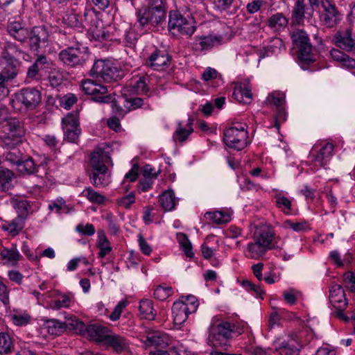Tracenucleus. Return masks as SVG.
<instances>
[{"label":"nucleus","instance_id":"13d9d810","mask_svg":"<svg viewBox=\"0 0 355 355\" xmlns=\"http://www.w3.org/2000/svg\"><path fill=\"white\" fill-rule=\"evenodd\" d=\"M135 202V195L130 193L118 200V204L126 209L130 208V205Z\"/></svg>","mask_w":355,"mask_h":355},{"label":"nucleus","instance_id":"f257e3e1","mask_svg":"<svg viewBox=\"0 0 355 355\" xmlns=\"http://www.w3.org/2000/svg\"><path fill=\"white\" fill-rule=\"evenodd\" d=\"M136 11L137 24L142 29L162 26L166 22V8L164 0H146Z\"/></svg>","mask_w":355,"mask_h":355},{"label":"nucleus","instance_id":"393cba45","mask_svg":"<svg viewBox=\"0 0 355 355\" xmlns=\"http://www.w3.org/2000/svg\"><path fill=\"white\" fill-rule=\"evenodd\" d=\"M105 344L111 346L116 352H121L127 349L128 343L126 340L117 334H109L108 336H106Z\"/></svg>","mask_w":355,"mask_h":355},{"label":"nucleus","instance_id":"4468645a","mask_svg":"<svg viewBox=\"0 0 355 355\" xmlns=\"http://www.w3.org/2000/svg\"><path fill=\"white\" fill-rule=\"evenodd\" d=\"M1 140L3 148L6 149V151L3 153L5 160L20 167V164L24 156L21 150L17 148L20 144H15L9 137H1Z\"/></svg>","mask_w":355,"mask_h":355},{"label":"nucleus","instance_id":"aec40b11","mask_svg":"<svg viewBox=\"0 0 355 355\" xmlns=\"http://www.w3.org/2000/svg\"><path fill=\"white\" fill-rule=\"evenodd\" d=\"M110 331L107 327L98 324H91L87 326L84 336L97 343H105Z\"/></svg>","mask_w":355,"mask_h":355},{"label":"nucleus","instance_id":"a211bd4d","mask_svg":"<svg viewBox=\"0 0 355 355\" xmlns=\"http://www.w3.org/2000/svg\"><path fill=\"white\" fill-rule=\"evenodd\" d=\"M337 46L348 51H355V41L352 37V29L347 28L345 31H338L334 35Z\"/></svg>","mask_w":355,"mask_h":355},{"label":"nucleus","instance_id":"f704fd0d","mask_svg":"<svg viewBox=\"0 0 355 355\" xmlns=\"http://www.w3.org/2000/svg\"><path fill=\"white\" fill-rule=\"evenodd\" d=\"M159 202L165 211H171L175 206V198L173 191H165L159 196Z\"/></svg>","mask_w":355,"mask_h":355},{"label":"nucleus","instance_id":"79ce46f5","mask_svg":"<svg viewBox=\"0 0 355 355\" xmlns=\"http://www.w3.org/2000/svg\"><path fill=\"white\" fill-rule=\"evenodd\" d=\"M241 285L248 291L253 292L257 297L263 298L265 291L261 288L260 285L253 284L248 279L243 280Z\"/></svg>","mask_w":355,"mask_h":355},{"label":"nucleus","instance_id":"7c9ffc66","mask_svg":"<svg viewBox=\"0 0 355 355\" xmlns=\"http://www.w3.org/2000/svg\"><path fill=\"white\" fill-rule=\"evenodd\" d=\"M288 19L281 12H277L268 18V26L275 31L286 28L288 25Z\"/></svg>","mask_w":355,"mask_h":355},{"label":"nucleus","instance_id":"0e129e2a","mask_svg":"<svg viewBox=\"0 0 355 355\" xmlns=\"http://www.w3.org/2000/svg\"><path fill=\"white\" fill-rule=\"evenodd\" d=\"M263 3L262 0H254L247 4V10L250 14L255 13L261 8Z\"/></svg>","mask_w":355,"mask_h":355},{"label":"nucleus","instance_id":"5fc2aeb1","mask_svg":"<svg viewBox=\"0 0 355 355\" xmlns=\"http://www.w3.org/2000/svg\"><path fill=\"white\" fill-rule=\"evenodd\" d=\"M211 219L216 224L227 223L231 219L230 216L226 213L216 211L212 214Z\"/></svg>","mask_w":355,"mask_h":355},{"label":"nucleus","instance_id":"8fccbe9b","mask_svg":"<svg viewBox=\"0 0 355 355\" xmlns=\"http://www.w3.org/2000/svg\"><path fill=\"white\" fill-rule=\"evenodd\" d=\"M277 206L282 209L285 213L288 214L291 210V200L282 195H277L275 197Z\"/></svg>","mask_w":355,"mask_h":355},{"label":"nucleus","instance_id":"423d86ee","mask_svg":"<svg viewBox=\"0 0 355 355\" xmlns=\"http://www.w3.org/2000/svg\"><path fill=\"white\" fill-rule=\"evenodd\" d=\"M254 236L255 242L250 243L248 245L250 258L259 259L263 257L268 250L275 248V245L272 243L273 234L270 230H261L255 232Z\"/></svg>","mask_w":355,"mask_h":355},{"label":"nucleus","instance_id":"49530a36","mask_svg":"<svg viewBox=\"0 0 355 355\" xmlns=\"http://www.w3.org/2000/svg\"><path fill=\"white\" fill-rule=\"evenodd\" d=\"M280 355H297L299 350L293 345L283 342L276 348Z\"/></svg>","mask_w":355,"mask_h":355},{"label":"nucleus","instance_id":"f8f14e48","mask_svg":"<svg viewBox=\"0 0 355 355\" xmlns=\"http://www.w3.org/2000/svg\"><path fill=\"white\" fill-rule=\"evenodd\" d=\"M323 11L320 15V20L322 26L331 28L335 27L340 21V13L336 5L331 1L322 3Z\"/></svg>","mask_w":355,"mask_h":355},{"label":"nucleus","instance_id":"c756f323","mask_svg":"<svg viewBox=\"0 0 355 355\" xmlns=\"http://www.w3.org/2000/svg\"><path fill=\"white\" fill-rule=\"evenodd\" d=\"M307 17L305 5L302 1L298 0L292 11V23L293 24L302 25L304 23V19Z\"/></svg>","mask_w":355,"mask_h":355},{"label":"nucleus","instance_id":"603ef678","mask_svg":"<svg viewBox=\"0 0 355 355\" xmlns=\"http://www.w3.org/2000/svg\"><path fill=\"white\" fill-rule=\"evenodd\" d=\"M128 304V302L126 300L120 301L117 305L115 306L114 311L110 315V318L112 321H116L119 319L123 310L125 308Z\"/></svg>","mask_w":355,"mask_h":355},{"label":"nucleus","instance_id":"9b49d317","mask_svg":"<svg viewBox=\"0 0 355 355\" xmlns=\"http://www.w3.org/2000/svg\"><path fill=\"white\" fill-rule=\"evenodd\" d=\"M82 90L87 95L92 96V100L97 103H108L112 96L107 94V87L102 85H96L93 80H85L82 82Z\"/></svg>","mask_w":355,"mask_h":355},{"label":"nucleus","instance_id":"bb28decb","mask_svg":"<svg viewBox=\"0 0 355 355\" xmlns=\"http://www.w3.org/2000/svg\"><path fill=\"white\" fill-rule=\"evenodd\" d=\"M24 52L18 46L12 42L5 43L3 56L6 62L19 61L18 58L23 56Z\"/></svg>","mask_w":355,"mask_h":355},{"label":"nucleus","instance_id":"9d476101","mask_svg":"<svg viewBox=\"0 0 355 355\" xmlns=\"http://www.w3.org/2000/svg\"><path fill=\"white\" fill-rule=\"evenodd\" d=\"M168 27V31L173 35L191 36L196 30L195 26L175 10L169 12Z\"/></svg>","mask_w":355,"mask_h":355},{"label":"nucleus","instance_id":"37998d69","mask_svg":"<svg viewBox=\"0 0 355 355\" xmlns=\"http://www.w3.org/2000/svg\"><path fill=\"white\" fill-rule=\"evenodd\" d=\"M178 236L180 245L183 249L186 256L190 258L193 257L192 245L187 236L185 234L181 233L178 234Z\"/></svg>","mask_w":355,"mask_h":355},{"label":"nucleus","instance_id":"dca6fc26","mask_svg":"<svg viewBox=\"0 0 355 355\" xmlns=\"http://www.w3.org/2000/svg\"><path fill=\"white\" fill-rule=\"evenodd\" d=\"M7 31L11 37L21 43L28 42L31 32L24 24L17 21H10Z\"/></svg>","mask_w":355,"mask_h":355},{"label":"nucleus","instance_id":"c9c22d12","mask_svg":"<svg viewBox=\"0 0 355 355\" xmlns=\"http://www.w3.org/2000/svg\"><path fill=\"white\" fill-rule=\"evenodd\" d=\"M267 101L276 106L277 107V115L279 119H285V111L283 107L284 103V96H276L273 94H270L267 98Z\"/></svg>","mask_w":355,"mask_h":355},{"label":"nucleus","instance_id":"72a5a7b5","mask_svg":"<svg viewBox=\"0 0 355 355\" xmlns=\"http://www.w3.org/2000/svg\"><path fill=\"white\" fill-rule=\"evenodd\" d=\"M19 171L24 175H33L37 172V168L35 162L31 157L24 156L20 167H18Z\"/></svg>","mask_w":355,"mask_h":355},{"label":"nucleus","instance_id":"20e7f679","mask_svg":"<svg viewBox=\"0 0 355 355\" xmlns=\"http://www.w3.org/2000/svg\"><path fill=\"white\" fill-rule=\"evenodd\" d=\"M63 64L71 67H83L90 58L89 49L80 43L62 50L58 54Z\"/></svg>","mask_w":355,"mask_h":355},{"label":"nucleus","instance_id":"ea45409f","mask_svg":"<svg viewBox=\"0 0 355 355\" xmlns=\"http://www.w3.org/2000/svg\"><path fill=\"white\" fill-rule=\"evenodd\" d=\"M148 78L140 77L132 86V90L137 94H147L149 92Z\"/></svg>","mask_w":355,"mask_h":355},{"label":"nucleus","instance_id":"f03ea898","mask_svg":"<svg viewBox=\"0 0 355 355\" xmlns=\"http://www.w3.org/2000/svg\"><path fill=\"white\" fill-rule=\"evenodd\" d=\"M110 160L111 158L108 153L102 149L91 154V170L87 171V173L94 187H105L109 184L108 168L105 164Z\"/></svg>","mask_w":355,"mask_h":355},{"label":"nucleus","instance_id":"bf43d9fd","mask_svg":"<svg viewBox=\"0 0 355 355\" xmlns=\"http://www.w3.org/2000/svg\"><path fill=\"white\" fill-rule=\"evenodd\" d=\"M127 103L130 104L128 110L140 108L144 105V99L139 97L125 98Z\"/></svg>","mask_w":355,"mask_h":355},{"label":"nucleus","instance_id":"774afa93","mask_svg":"<svg viewBox=\"0 0 355 355\" xmlns=\"http://www.w3.org/2000/svg\"><path fill=\"white\" fill-rule=\"evenodd\" d=\"M218 72L216 69L208 67L202 73V79L205 81L216 78Z\"/></svg>","mask_w":355,"mask_h":355},{"label":"nucleus","instance_id":"473e14b6","mask_svg":"<svg viewBox=\"0 0 355 355\" xmlns=\"http://www.w3.org/2000/svg\"><path fill=\"white\" fill-rule=\"evenodd\" d=\"M174 323L180 324L188 318L187 303H174L173 306Z\"/></svg>","mask_w":355,"mask_h":355},{"label":"nucleus","instance_id":"864d4df0","mask_svg":"<svg viewBox=\"0 0 355 355\" xmlns=\"http://www.w3.org/2000/svg\"><path fill=\"white\" fill-rule=\"evenodd\" d=\"M61 299L55 300L51 307L54 309H60L61 307H69L71 302V297L67 294H62Z\"/></svg>","mask_w":355,"mask_h":355},{"label":"nucleus","instance_id":"e2e57ef3","mask_svg":"<svg viewBox=\"0 0 355 355\" xmlns=\"http://www.w3.org/2000/svg\"><path fill=\"white\" fill-rule=\"evenodd\" d=\"M49 83L53 87L61 85L62 81V75L58 72H51L49 76Z\"/></svg>","mask_w":355,"mask_h":355},{"label":"nucleus","instance_id":"6ab92c4d","mask_svg":"<svg viewBox=\"0 0 355 355\" xmlns=\"http://www.w3.org/2000/svg\"><path fill=\"white\" fill-rule=\"evenodd\" d=\"M334 150V145L327 143L320 148L316 155L313 156L312 162L314 167L318 170L319 168H325L327 162L330 160Z\"/></svg>","mask_w":355,"mask_h":355},{"label":"nucleus","instance_id":"338daca9","mask_svg":"<svg viewBox=\"0 0 355 355\" xmlns=\"http://www.w3.org/2000/svg\"><path fill=\"white\" fill-rule=\"evenodd\" d=\"M139 165L137 164H135L132 166L131 170L128 173H126L125 178L126 179H129L130 182L135 181L139 174Z\"/></svg>","mask_w":355,"mask_h":355},{"label":"nucleus","instance_id":"a19ab883","mask_svg":"<svg viewBox=\"0 0 355 355\" xmlns=\"http://www.w3.org/2000/svg\"><path fill=\"white\" fill-rule=\"evenodd\" d=\"M1 256L3 259H7L9 261H17L21 258L16 246H12L10 249L3 248L1 251Z\"/></svg>","mask_w":355,"mask_h":355},{"label":"nucleus","instance_id":"de8ad7c7","mask_svg":"<svg viewBox=\"0 0 355 355\" xmlns=\"http://www.w3.org/2000/svg\"><path fill=\"white\" fill-rule=\"evenodd\" d=\"M172 294V288L169 286H158L155 291L154 296L156 299L163 301L167 299Z\"/></svg>","mask_w":355,"mask_h":355},{"label":"nucleus","instance_id":"58836bf2","mask_svg":"<svg viewBox=\"0 0 355 355\" xmlns=\"http://www.w3.org/2000/svg\"><path fill=\"white\" fill-rule=\"evenodd\" d=\"M24 227V217L18 216L13 219L6 227L12 236H16Z\"/></svg>","mask_w":355,"mask_h":355},{"label":"nucleus","instance_id":"ddd939ff","mask_svg":"<svg viewBox=\"0 0 355 355\" xmlns=\"http://www.w3.org/2000/svg\"><path fill=\"white\" fill-rule=\"evenodd\" d=\"M49 33L44 26H34L31 29L28 43L31 50L37 51L40 48L46 46Z\"/></svg>","mask_w":355,"mask_h":355},{"label":"nucleus","instance_id":"2f4dec72","mask_svg":"<svg viewBox=\"0 0 355 355\" xmlns=\"http://www.w3.org/2000/svg\"><path fill=\"white\" fill-rule=\"evenodd\" d=\"M43 326L47 329V332L53 336H59L65 331L64 322H60L55 319H45Z\"/></svg>","mask_w":355,"mask_h":355},{"label":"nucleus","instance_id":"cd10ccee","mask_svg":"<svg viewBox=\"0 0 355 355\" xmlns=\"http://www.w3.org/2000/svg\"><path fill=\"white\" fill-rule=\"evenodd\" d=\"M64 324L65 331H73L82 336L85 335L87 326L85 323L79 320L76 316H71L66 318Z\"/></svg>","mask_w":355,"mask_h":355},{"label":"nucleus","instance_id":"4be33fe9","mask_svg":"<svg viewBox=\"0 0 355 355\" xmlns=\"http://www.w3.org/2000/svg\"><path fill=\"white\" fill-rule=\"evenodd\" d=\"M329 301L336 309L345 308L347 304L345 293L342 286L334 284L329 291Z\"/></svg>","mask_w":355,"mask_h":355},{"label":"nucleus","instance_id":"680f3d73","mask_svg":"<svg viewBox=\"0 0 355 355\" xmlns=\"http://www.w3.org/2000/svg\"><path fill=\"white\" fill-rule=\"evenodd\" d=\"M284 225L286 228H291L295 232H300L305 229L306 223L302 222L293 223L291 220L284 222Z\"/></svg>","mask_w":355,"mask_h":355},{"label":"nucleus","instance_id":"f3484780","mask_svg":"<svg viewBox=\"0 0 355 355\" xmlns=\"http://www.w3.org/2000/svg\"><path fill=\"white\" fill-rule=\"evenodd\" d=\"M6 121L8 132L3 137H9L15 144H21L25 131L19 121L16 119H8Z\"/></svg>","mask_w":355,"mask_h":355},{"label":"nucleus","instance_id":"69168bd1","mask_svg":"<svg viewBox=\"0 0 355 355\" xmlns=\"http://www.w3.org/2000/svg\"><path fill=\"white\" fill-rule=\"evenodd\" d=\"M139 244L141 252L144 254L149 255L151 253L152 249L150 246L146 241L145 239L143 237L141 234L139 236Z\"/></svg>","mask_w":355,"mask_h":355},{"label":"nucleus","instance_id":"c03bdc74","mask_svg":"<svg viewBox=\"0 0 355 355\" xmlns=\"http://www.w3.org/2000/svg\"><path fill=\"white\" fill-rule=\"evenodd\" d=\"M64 23L72 28H80L83 27V22L80 17L76 13H71L64 17Z\"/></svg>","mask_w":355,"mask_h":355},{"label":"nucleus","instance_id":"412c9836","mask_svg":"<svg viewBox=\"0 0 355 355\" xmlns=\"http://www.w3.org/2000/svg\"><path fill=\"white\" fill-rule=\"evenodd\" d=\"M170 57L164 51H155L146 60V64L154 70H161L163 67H167L170 64Z\"/></svg>","mask_w":355,"mask_h":355},{"label":"nucleus","instance_id":"a878e982","mask_svg":"<svg viewBox=\"0 0 355 355\" xmlns=\"http://www.w3.org/2000/svg\"><path fill=\"white\" fill-rule=\"evenodd\" d=\"M145 344L147 346H154L156 349L165 348L168 346V340L165 336L159 331L149 332L146 336Z\"/></svg>","mask_w":355,"mask_h":355},{"label":"nucleus","instance_id":"c85d7f7f","mask_svg":"<svg viewBox=\"0 0 355 355\" xmlns=\"http://www.w3.org/2000/svg\"><path fill=\"white\" fill-rule=\"evenodd\" d=\"M139 310L143 318L153 320L156 316V311L153 309V302L148 299H143L139 302Z\"/></svg>","mask_w":355,"mask_h":355},{"label":"nucleus","instance_id":"6e6d98bb","mask_svg":"<svg viewBox=\"0 0 355 355\" xmlns=\"http://www.w3.org/2000/svg\"><path fill=\"white\" fill-rule=\"evenodd\" d=\"M77 101V98L74 94H68L64 96L61 99V105L65 109H70Z\"/></svg>","mask_w":355,"mask_h":355},{"label":"nucleus","instance_id":"b1692460","mask_svg":"<svg viewBox=\"0 0 355 355\" xmlns=\"http://www.w3.org/2000/svg\"><path fill=\"white\" fill-rule=\"evenodd\" d=\"M16 178L15 173L5 167H0V191L7 192L14 187L13 180Z\"/></svg>","mask_w":355,"mask_h":355},{"label":"nucleus","instance_id":"7ed1b4c3","mask_svg":"<svg viewBox=\"0 0 355 355\" xmlns=\"http://www.w3.org/2000/svg\"><path fill=\"white\" fill-rule=\"evenodd\" d=\"M234 324L226 321L212 323L209 329V341L217 348H226L230 346Z\"/></svg>","mask_w":355,"mask_h":355},{"label":"nucleus","instance_id":"39448f33","mask_svg":"<svg viewBox=\"0 0 355 355\" xmlns=\"http://www.w3.org/2000/svg\"><path fill=\"white\" fill-rule=\"evenodd\" d=\"M293 45L297 51L298 59L305 63L313 62L315 59L313 53V46L307 33L303 29L296 28L291 35Z\"/></svg>","mask_w":355,"mask_h":355},{"label":"nucleus","instance_id":"1a4fd4ad","mask_svg":"<svg viewBox=\"0 0 355 355\" xmlns=\"http://www.w3.org/2000/svg\"><path fill=\"white\" fill-rule=\"evenodd\" d=\"M89 75L96 78H102L107 83L121 79L120 71L109 60H96L89 71Z\"/></svg>","mask_w":355,"mask_h":355},{"label":"nucleus","instance_id":"09e8293b","mask_svg":"<svg viewBox=\"0 0 355 355\" xmlns=\"http://www.w3.org/2000/svg\"><path fill=\"white\" fill-rule=\"evenodd\" d=\"M84 192H85V196L87 198L92 202L102 204L105 200V197L103 196L95 191L90 187L85 189Z\"/></svg>","mask_w":355,"mask_h":355},{"label":"nucleus","instance_id":"2eb2a0df","mask_svg":"<svg viewBox=\"0 0 355 355\" xmlns=\"http://www.w3.org/2000/svg\"><path fill=\"white\" fill-rule=\"evenodd\" d=\"M50 65L51 63L45 55H38L35 62L28 68L27 78L31 80L40 79Z\"/></svg>","mask_w":355,"mask_h":355},{"label":"nucleus","instance_id":"6e6552de","mask_svg":"<svg viewBox=\"0 0 355 355\" xmlns=\"http://www.w3.org/2000/svg\"><path fill=\"white\" fill-rule=\"evenodd\" d=\"M42 101L41 92L34 87L23 88L15 94V98L11 101L14 108L20 110L24 107L26 110H33Z\"/></svg>","mask_w":355,"mask_h":355},{"label":"nucleus","instance_id":"4c0bfd02","mask_svg":"<svg viewBox=\"0 0 355 355\" xmlns=\"http://www.w3.org/2000/svg\"><path fill=\"white\" fill-rule=\"evenodd\" d=\"M221 37L216 36H202L200 37V41L196 45L199 46L200 51H207L211 49L215 43H219Z\"/></svg>","mask_w":355,"mask_h":355},{"label":"nucleus","instance_id":"3c124183","mask_svg":"<svg viewBox=\"0 0 355 355\" xmlns=\"http://www.w3.org/2000/svg\"><path fill=\"white\" fill-rule=\"evenodd\" d=\"M11 340L7 334H0V352L8 353L10 350Z\"/></svg>","mask_w":355,"mask_h":355},{"label":"nucleus","instance_id":"052dcab7","mask_svg":"<svg viewBox=\"0 0 355 355\" xmlns=\"http://www.w3.org/2000/svg\"><path fill=\"white\" fill-rule=\"evenodd\" d=\"M329 1V0H309L310 9H306V15L308 18H311L313 15L315 8H319L320 6L322 7V3Z\"/></svg>","mask_w":355,"mask_h":355},{"label":"nucleus","instance_id":"e433bc0d","mask_svg":"<svg viewBox=\"0 0 355 355\" xmlns=\"http://www.w3.org/2000/svg\"><path fill=\"white\" fill-rule=\"evenodd\" d=\"M63 131L80 130L77 115L75 114H68L62 119Z\"/></svg>","mask_w":355,"mask_h":355},{"label":"nucleus","instance_id":"a18cd8bd","mask_svg":"<svg viewBox=\"0 0 355 355\" xmlns=\"http://www.w3.org/2000/svg\"><path fill=\"white\" fill-rule=\"evenodd\" d=\"M193 132V129L192 128H190L188 130H187L182 127L181 123H178V128H177L175 132L174 133L173 138L175 140H178L180 142H184L187 139L189 135H191Z\"/></svg>","mask_w":355,"mask_h":355},{"label":"nucleus","instance_id":"0eeeda50","mask_svg":"<svg viewBox=\"0 0 355 355\" xmlns=\"http://www.w3.org/2000/svg\"><path fill=\"white\" fill-rule=\"evenodd\" d=\"M246 125L236 123L223 132V141L227 146L237 150L243 149L248 144Z\"/></svg>","mask_w":355,"mask_h":355},{"label":"nucleus","instance_id":"4d7b16f0","mask_svg":"<svg viewBox=\"0 0 355 355\" xmlns=\"http://www.w3.org/2000/svg\"><path fill=\"white\" fill-rule=\"evenodd\" d=\"M76 231L85 236H92L95 233V228L92 224L87 223L86 225L80 224L76 226Z\"/></svg>","mask_w":355,"mask_h":355},{"label":"nucleus","instance_id":"5701e85b","mask_svg":"<svg viewBox=\"0 0 355 355\" xmlns=\"http://www.w3.org/2000/svg\"><path fill=\"white\" fill-rule=\"evenodd\" d=\"M6 62V66L0 72V80L7 84L15 78L18 74L20 62L19 61Z\"/></svg>","mask_w":355,"mask_h":355}]
</instances>
